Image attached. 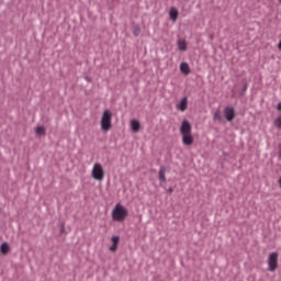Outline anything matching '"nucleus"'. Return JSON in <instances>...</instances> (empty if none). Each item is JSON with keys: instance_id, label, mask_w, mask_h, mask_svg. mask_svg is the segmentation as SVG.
Returning <instances> with one entry per match:
<instances>
[{"instance_id": "f257e3e1", "label": "nucleus", "mask_w": 281, "mask_h": 281, "mask_svg": "<svg viewBox=\"0 0 281 281\" xmlns=\"http://www.w3.org/2000/svg\"><path fill=\"white\" fill-rule=\"evenodd\" d=\"M180 135L184 146H192V144H194V136H192V124H190V121H182L180 125Z\"/></svg>"}, {"instance_id": "f03ea898", "label": "nucleus", "mask_w": 281, "mask_h": 281, "mask_svg": "<svg viewBox=\"0 0 281 281\" xmlns=\"http://www.w3.org/2000/svg\"><path fill=\"white\" fill-rule=\"evenodd\" d=\"M127 216L128 210H126L121 203H117L112 210V220L116 223H122L126 221Z\"/></svg>"}, {"instance_id": "7ed1b4c3", "label": "nucleus", "mask_w": 281, "mask_h": 281, "mask_svg": "<svg viewBox=\"0 0 281 281\" xmlns=\"http://www.w3.org/2000/svg\"><path fill=\"white\" fill-rule=\"evenodd\" d=\"M113 113H111L109 110H104L103 114L101 116V131L104 133H109V130L113 127Z\"/></svg>"}, {"instance_id": "20e7f679", "label": "nucleus", "mask_w": 281, "mask_h": 281, "mask_svg": "<svg viewBox=\"0 0 281 281\" xmlns=\"http://www.w3.org/2000/svg\"><path fill=\"white\" fill-rule=\"evenodd\" d=\"M91 177L95 181H104V168L100 162H95L92 167Z\"/></svg>"}, {"instance_id": "39448f33", "label": "nucleus", "mask_w": 281, "mask_h": 281, "mask_svg": "<svg viewBox=\"0 0 281 281\" xmlns=\"http://www.w3.org/2000/svg\"><path fill=\"white\" fill-rule=\"evenodd\" d=\"M278 252H271L268 257V269L269 271L273 272L278 269V258H279Z\"/></svg>"}, {"instance_id": "423d86ee", "label": "nucleus", "mask_w": 281, "mask_h": 281, "mask_svg": "<svg viewBox=\"0 0 281 281\" xmlns=\"http://www.w3.org/2000/svg\"><path fill=\"white\" fill-rule=\"evenodd\" d=\"M224 115L227 122H234V119L236 117V110H234L232 106H227L224 110Z\"/></svg>"}, {"instance_id": "0eeeda50", "label": "nucleus", "mask_w": 281, "mask_h": 281, "mask_svg": "<svg viewBox=\"0 0 281 281\" xmlns=\"http://www.w3.org/2000/svg\"><path fill=\"white\" fill-rule=\"evenodd\" d=\"M176 109L182 113L186 112L188 110V98H182L180 103L177 104Z\"/></svg>"}, {"instance_id": "6e6552de", "label": "nucleus", "mask_w": 281, "mask_h": 281, "mask_svg": "<svg viewBox=\"0 0 281 281\" xmlns=\"http://www.w3.org/2000/svg\"><path fill=\"white\" fill-rule=\"evenodd\" d=\"M112 246L110 247V251H117V246L120 245V236H112Z\"/></svg>"}, {"instance_id": "1a4fd4ad", "label": "nucleus", "mask_w": 281, "mask_h": 281, "mask_svg": "<svg viewBox=\"0 0 281 281\" xmlns=\"http://www.w3.org/2000/svg\"><path fill=\"white\" fill-rule=\"evenodd\" d=\"M169 19L173 21V23H176L177 19H179V11L177 10V8L172 7L169 10Z\"/></svg>"}, {"instance_id": "9d476101", "label": "nucleus", "mask_w": 281, "mask_h": 281, "mask_svg": "<svg viewBox=\"0 0 281 281\" xmlns=\"http://www.w3.org/2000/svg\"><path fill=\"white\" fill-rule=\"evenodd\" d=\"M179 52H188V43L186 40H178L177 41Z\"/></svg>"}, {"instance_id": "9b49d317", "label": "nucleus", "mask_w": 281, "mask_h": 281, "mask_svg": "<svg viewBox=\"0 0 281 281\" xmlns=\"http://www.w3.org/2000/svg\"><path fill=\"white\" fill-rule=\"evenodd\" d=\"M131 128H132L133 133H139V128H142V124L137 120H132Z\"/></svg>"}, {"instance_id": "f8f14e48", "label": "nucleus", "mask_w": 281, "mask_h": 281, "mask_svg": "<svg viewBox=\"0 0 281 281\" xmlns=\"http://www.w3.org/2000/svg\"><path fill=\"white\" fill-rule=\"evenodd\" d=\"M180 71H181V74H184V76H188L190 74V65H188V63H186V61L181 63Z\"/></svg>"}, {"instance_id": "ddd939ff", "label": "nucleus", "mask_w": 281, "mask_h": 281, "mask_svg": "<svg viewBox=\"0 0 281 281\" xmlns=\"http://www.w3.org/2000/svg\"><path fill=\"white\" fill-rule=\"evenodd\" d=\"M158 179L162 183H166V167H160L159 172H158Z\"/></svg>"}, {"instance_id": "4468645a", "label": "nucleus", "mask_w": 281, "mask_h": 281, "mask_svg": "<svg viewBox=\"0 0 281 281\" xmlns=\"http://www.w3.org/2000/svg\"><path fill=\"white\" fill-rule=\"evenodd\" d=\"M0 251H1V254H3V256H7V254H9V251H10V245H8V243H3L0 246Z\"/></svg>"}, {"instance_id": "2eb2a0df", "label": "nucleus", "mask_w": 281, "mask_h": 281, "mask_svg": "<svg viewBox=\"0 0 281 281\" xmlns=\"http://www.w3.org/2000/svg\"><path fill=\"white\" fill-rule=\"evenodd\" d=\"M35 133H36V135H37L38 137L45 135V133H46L45 126H37V127L35 128Z\"/></svg>"}, {"instance_id": "dca6fc26", "label": "nucleus", "mask_w": 281, "mask_h": 281, "mask_svg": "<svg viewBox=\"0 0 281 281\" xmlns=\"http://www.w3.org/2000/svg\"><path fill=\"white\" fill-rule=\"evenodd\" d=\"M213 120L215 122H221L223 120V116H221V112L220 111H216L213 115Z\"/></svg>"}, {"instance_id": "f3484780", "label": "nucleus", "mask_w": 281, "mask_h": 281, "mask_svg": "<svg viewBox=\"0 0 281 281\" xmlns=\"http://www.w3.org/2000/svg\"><path fill=\"white\" fill-rule=\"evenodd\" d=\"M274 126H277V128H281V116H278V117L274 120Z\"/></svg>"}, {"instance_id": "a211bd4d", "label": "nucleus", "mask_w": 281, "mask_h": 281, "mask_svg": "<svg viewBox=\"0 0 281 281\" xmlns=\"http://www.w3.org/2000/svg\"><path fill=\"white\" fill-rule=\"evenodd\" d=\"M140 33H142V30L138 26H136L133 31L134 36H138Z\"/></svg>"}, {"instance_id": "6ab92c4d", "label": "nucleus", "mask_w": 281, "mask_h": 281, "mask_svg": "<svg viewBox=\"0 0 281 281\" xmlns=\"http://www.w3.org/2000/svg\"><path fill=\"white\" fill-rule=\"evenodd\" d=\"M168 192H169V194H172V192H175V189L169 188V189H168Z\"/></svg>"}, {"instance_id": "aec40b11", "label": "nucleus", "mask_w": 281, "mask_h": 281, "mask_svg": "<svg viewBox=\"0 0 281 281\" xmlns=\"http://www.w3.org/2000/svg\"><path fill=\"white\" fill-rule=\"evenodd\" d=\"M277 109L278 111H281V103H278Z\"/></svg>"}, {"instance_id": "412c9836", "label": "nucleus", "mask_w": 281, "mask_h": 281, "mask_svg": "<svg viewBox=\"0 0 281 281\" xmlns=\"http://www.w3.org/2000/svg\"><path fill=\"white\" fill-rule=\"evenodd\" d=\"M278 183H279V188H281V177L279 178Z\"/></svg>"}, {"instance_id": "4be33fe9", "label": "nucleus", "mask_w": 281, "mask_h": 281, "mask_svg": "<svg viewBox=\"0 0 281 281\" xmlns=\"http://www.w3.org/2000/svg\"><path fill=\"white\" fill-rule=\"evenodd\" d=\"M279 156L281 157V148H280V151H279Z\"/></svg>"}, {"instance_id": "5701e85b", "label": "nucleus", "mask_w": 281, "mask_h": 281, "mask_svg": "<svg viewBox=\"0 0 281 281\" xmlns=\"http://www.w3.org/2000/svg\"><path fill=\"white\" fill-rule=\"evenodd\" d=\"M279 3H281V0H278Z\"/></svg>"}]
</instances>
